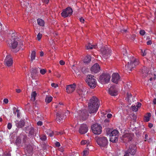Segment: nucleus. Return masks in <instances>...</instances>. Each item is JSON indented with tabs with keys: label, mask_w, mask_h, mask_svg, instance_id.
<instances>
[{
	"label": "nucleus",
	"mask_w": 156,
	"mask_h": 156,
	"mask_svg": "<svg viewBox=\"0 0 156 156\" xmlns=\"http://www.w3.org/2000/svg\"><path fill=\"white\" fill-rule=\"evenodd\" d=\"M51 86L52 87L56 88L58 86V85L54 83H51Z\"/></svg>",
	"instance_id": "49530a36"
},
{
	"label": "nucleus",
	"mask_w": 156,
	"mask_h": 156,
	"mask_svg": "<svg viewBox=\"0 0 156 156\" xmlns=\"http://www.w3.org/2000/svg\"><path fill=\"white\" fill-rule=\"evenodd\" d=\"M37 23L40 26L44 27V21L41 19L38 18L37 19Z\"/></svg>",
	"instance_id": "393cba45"
},
{
	"label": "nucleus",
	"mask_w": 156,
	"mask_h": 156,
	"mask_svg": "<svg viewBox=\"0 0 156 156\" xmlns=\"http://www.w3.org/2000/svg\"><path fill=\"white\" fill-rule=\"evenodd\" d=\"M16 126L18 128H22L23 127L25 124V121L24 120L21 119L19 121H16L15 122Z\"/></svg>",
	"instance_id": "aec40b11"
},
{
	"label": "nucleus",
	"mask_w": 156,
	"mask_h": 156,
	"mask_svg": "<svg viewBox=\"0 0 156 156\" xmlns=\"http://www.w3.org/2000/svg\"><path fill=\"white\" fill-rule=\"evenodd\" d=\"M65 62L63 60H60L59 61V64L61 65H63L65 64Z\"/></svg>",
	"instance_id": "5fc2aeb1"
},
{
	"label": "nucleus",
	"mask_w": 156,
	"mask_h": 156,
	"mask_svg": "<svg viewBox=\"0 0 156 156\" xmlns=\"http://www.w3.org/2000/svg\"><path fill=\"white\" fill-rule=\"evenodd\" d=\"M107 116L108 118H110L112 117V115L111 114L109 113L107 114Z\"/></svg>",
	"instance_id": "bf43d9fd"
},
{
	"label": "nucleus",
	"mask_w": 156,
	"mask_h": 156,
	"mask_svg": "<svg viewBox=\"0 0 156 156\" xmlns=\"http://www.w3.org/2000/svg\"><path fill=\"white\" fill-rule=\"evenodd\" d=\"M36 57V52L34 51H32L30 55L31 60L32 61L34 60L35 59Z\"/></svg>",
	"instance_id": "c756f323"
},
{
	"label": "nucleus",
	"mask_w": 156,
	"mask_h": 156,
	"mask_svg": "<svg viewBox=\"0 0 156 156\" xmlns=\"http://www.w3.org/2000/svg\"><path fill=\"white\" fill-rule=\"evenodd\" d=\"M110 76L107 73H103L101 75L99 78V80L101 83H107L109 81Z\"/></svg>",
	"instance_id": "0eeeda50"
},
{
	"label": "nucleus",
	"mask_w": 156,
	"mask_h": 156,
	"mask_svg": "<svg viewBox=\"0 0 156 156\" xmlns=\"http://www.w3.org/2000/svg\"><path fill=\"white\" fill-rule=\"evenodd\" d=\"M108 92L112 96H115L117 95V90L114 85L110 87L109 89Z\"/></svg>",
	"instance_id": "dca6fc26"
},
{
	"label": "nucleus",
	"mask_w": 156,
	"mask_h": 156,
	"mask_svg": "<svg viewBox=\"0 0 156 156\" xmlns=\"http://www.w3.org/2000/svg\"><path fill=\"white\" fill-rule=\"evenodd\" d=\"M80 21L82 23H84L85 20L82 17H80L79 19Z\"/></svg>",
	"instance_id": "8fccbe9b"
},
{
	"label": "nucleus",
	"mask_w": 156,
	"mask_h": 156,
	"mask_svg": "<svg viewBox=\"0 0 156 156\" xmlns=\"http://www.w3.org/2000/svg\"><path fill=\"white\" fill-rule=\"evenodd\" d=\"M100 69V67L98 63L94 64L91 67L90 70L92 73H97L99 72Z\"/></svg>",
	"instance_id": "a211bd4d"
},
{
	"label": "nucleus",
	"mask_w": 156,
	"mask_h": 156,
	"mask_svg": "<svg viewBox=\"0 0 156 156\" xmlns=\"http://www.w3.org/2000/svg\"><path fill=\"white\" fill-rule=\"evenodd\" d=\"M145 32L144 30H141L140 31V34L142 35H144L145 34Z\"/></svg>",
	"instance_id": "c03bdc74"
},
{
	"label": "nucleus",
	"mask_w": 156,
	"mask_h": 156,
	"mask_svg": "<svg viewBox=\"0 0 156 156\" xmlns=\"http://www.w3.org/2000/svg\"><path fill=\"white\" fill-rule=\"evenodd\" d=\"M27 140V137L26 135L20 134L17 137L16 141V144L17 145L25 144Z\"/></svg>",
	"instance_id": "423d86ee"
},
{
	"label": "nucleus",
	"mask_w": 156,
	"mask_h": 156,
	"mask_svg": "<svg viewBox=\"0 0 156 156\" xmlns=\"http://www.w3.org/2000/svg\"><path fill=\"white\" fill-rule=\"evenodd\" d=\"M112 77V81L114 83H117L120 80V76L118 73H113Z\"/></svg>",
	"instance_id": "4468645a"
},
{
	"label": "nucleus",
	"mask_w": 156,
	"mask_h": 156,
	"mask_svg": "<svg viewBox=\"0 0 156 156\" xmlns=\"http://www.w3.org/2000/svg\"><path fill=\"white\" fill-rule=\"evenodd\" d=\"M89 151L87 150H85L83 151V156H88Z\"/></svg>",
	"instance_id": "f704fd0d"
},
{
	"label": "nucleus",
	"mask_w": 156,
	"mask_h": 156,
	"mask_svg": "<svg viewBox=\"0 0 156 156\" xmlns=\"http://www.w3.org/2000/svg\"><path fill=\"white\" fill-rule=\"evenodd\" d=\"M86 81L88 86L92 89L95 88L97 86L96 80L95 79L93 75H87Z\"/></svg>",
	"instance_id": "7ed1b4c3"
},
{
	"label": "nucleus",
	"mask_w": 156,
	"mask_h": 156,
	"mask_svg": "<svg viewBox=\"0 0 156 156\" xmlns=\"http://www.w3.org/2000/svg\"><path fill=\"white\" fill-rule=\"evenodd\" d=\"M42 37V34L40 33H39L37 36V38L38 41H40Z\"/></svg>",
	"instance_id": "58836bf2"
},
{
	"label": "nucleus",
	"mask_w": 156,
	"mask_h": 156,
	"mask_svg": "<svg viewBox=\"0 0 156 156\" xmlns=\"http://www.w3.org/2000/svg\"><path fill=\"white\" fill-rule=\"evenodd\" d=\"M76 85L75 83L67 86L66 92L68 93L69 94L73 92L75 90Z\"/></svg>",
	"instance_id": "6ab92c4d"
},
{
	"label": "nucleus",
	"mask_w": 156,
	"mask_h": 156,
	"mask_svg": "<svg viewBox=\"0 0 156 156\" xmlns=\"http://www.w3.org/2000/svg\"><path fill=\"white\" fill-rule=\"evenodd\" d=\"M4 62L6 66H12L13 62L12 57L10 55H8L6 56Z\"/></svg>",
	"instance_id": "2eb2a0df"
},
{
	"label": "nucleus",
	"mask_w": 156,
	"mask_h": 156,
	"mask_svg": "<svg viewBox=\"0 0 156 156\" xmlns=\"http://www.w3.org/2000/svg\"><path fill=\"white\" fill-rule=\"evenodd\" d=\"M12 124L10 123H8L7 124V128L8 129H10L12 127Z\"/></svg>",
	"instance_id": "79ce46f5"
},
{
	"label": "nucleus",
	"mask_w": 156,
	"mask_h": 156,
	"mask_svg": "<svg viewBox=\"0 0 156 156\" xmlns=\"http://www.w3.org/2000/svg\"><path fill=\"white\" fill-rule=\"evenodd\" d=\"M136 148L135 145H131L129 147L128 150L125 152V154L124 156H129V153L133 155L135 154L136 153Z\"/></svg>",
	"instance_id": "9b49d317"
},
{
	"label": "nucleus",
	"mask_w": 156,
	"mask_h": 156,
	"mask_svg": "<svg viewBox=\"0 0 156 156\" xmlns=\"http://www.w3.org/2000/svg\"><path fill=\"white\" fill-rule=\"evenodd\" d=\"M86 47L87 49H92L93 48H96L97 47V45H92L91 44L89 43L86 45Z\"/></svg>",
	"instance_id": "b1692460"
},
{
	"label": "nucleus",
	"mask_w": 156,
	"mask_h": 156,
	"mask_svg": "<svg viewBox=\"0 0 156 156\" xmlns=\"http://www.w3.org/2000/svg\"><path fill=\"white\" fill-rule=\"evenodd\" d=\"M91 129L93 133L95 134L99 135L101 133L102 127L98 124H95L92 125Z\"/></svg>",
	"instance_id": "1a4fd4ad"
},
{
	"label": "nucleus",
	"mask_w": 156,
	"mask_h": 156,
	"mask_svg": "<svg viewBox=\"0 0 156 156\" xmlns=\"http://www.w3.org/2000/svg\"><path fill=\"white\" fill-rule=\"evenodd\" d=\"M64 133V132L63 131H62L60 132H58L59 135H62Z\"/></svg>",
	"instance_id": "052dcab7"
},
{
	"label": "nucleus",
	"mask_w": 156,
	"mask_h": 156,
	"mask_svg": "<svg viewBox=\"0 0 156 156\" xmlns=\"http://www.w3.org/2000/svg\"><path fill=\"white\" fill-rule=\"evenodd\" d=\"M132 94L129 93L127 94V97L126 98V100L128 102H131V98H132Z\"/></svg>",
	"instance_id": "473e14b6"
},
{
	"label": "nucleus",
	"mask_w": 156,
	"mask_h": 156,
	"mask_svg": "<svg viewBox=\"0 0 156 156\" xmlns=\"http://www.w3.org/2000/svg\"><path fill=\"white\" fill-rule=\"evenodd\" d=\"M37 124L38 126H41L42 125V122L41 121H39Z\"/></svg>",
	"instance_id": "6e6d98bb"
},
{
	"label": "nucleus",
	"mask_w": 156,
	"mask_h": 156,
	"mask_svg": "<svg viewBox=\"0 0 156 156\" xmlns=\"http://www.w3.org/2000/svg\"><path fill=\"white\" fill-rule=\"evenodd\" d=\"M141 52L142 55H143V56L146 55V53L145 52V50L143 51V50H141Z\"/></svg>",
	"instance_id": "a18cd8bd"
},
{
	"label": "nucleus",
	"mask_w": 156,
	"mask_h": 156,
	"mask_svg": "<svg viewBox=\"0 0 156 156\" xmlns=\"http://www.w3.org/2000/svg\"><path fill=\"white\" fill-rule=\"evenodd\" d=\"M139 64L138 60L133 57H130L127 64L125 65L126 69L128 71H132L135 66Z\"/></svg>",
	"instance_id": "f03ea898"
},
{
	"label": "nucleus",
	"mask_w": 156,
	"mask_h": 156,
	"mask_svg": "<svg viewBox=\"0 0 156 156\" xmlns=\"http://www.w3.org/2000/svg\"><path fill=\"white\" fill-rule=\"evenodd\" d=\"M136 35L135 34H133L131 35V39L133 40H134L135 38L136 37Z\"/></svg>",
	"instance_id": "3c124183"
},
{
	"label": "nucleus",
	"mask_w": 156,
	"mask_h": 156,
	"mask_svg": "<svg viewBox=\"0 0 156 156\" xmlns=\"http://www.w3.org/2000/svg\"><path fill=\"white\" fill-rule=\"evenodd\" d=\"M45 132L46 134L50 137H52L53 136V131H52L50 129L47 130Z\"/></svg>",
	"instance_id": "2f4dec72"
},
{
	"label": "nucleus",
	"mask_w": 156,
	"mask_h": 156,
	"mask_svg": "<svg viewBox=\"0 0 156 156\" xmlns=\"http://www.w3.org/2000/svg\"><path fill=\"white\" fill-rule=\"evenodd\" d=\"M152 44V42L151 41H147V44L148 45H151Z\"/></svg>",
	"instance_id": "13d9d810"
},
{
	"label": "nucleus",
	"mask_w": 156,
	"mask_h": 156,
	"mask_svg": "<svg viewBox=\"0 0 156 156\" xmlns=\"http://www.w3.org/2000/svg\"><path fill=\"white\" fill-rule=\"evenodd\" d=\"M88 130V127L85 124L81 125L79 129V132L81 134H85Z\"/></svg>",
	"instance_id": "f3484780"
},
{
	"label": "nucleus",
	"mask_w": 156,
	"mask_h": 156,
	"mask_svg": "<svg viewBox=\"0 0 156 156\" xmlns=\"http://www.w3.org/2000/svg\"><path fill=\"white\" fill-rule=\"evenodd\" d=\"M152 117L153 118L154 120L156 119V112L155 111H154V115H153Z\"/></svg>",
	"instance_id": "09e8293b"
},
{
	"label": "nucleus",
	"mask_w": 156,
	"mask_h": 156,
	"mask_svg": "<svg viewBox=\"0 0 156 156\" xmlns=\"http://www.w3.org/2000/svg\"><path fill=\"white\" fill-rule=\"evenodd\" d=\"M12 39H11L9 41V46L13 49V51L16 53L19 51V49L18 48H16L18 44V42L15 40L14 35L12 36Z\"/></svg>",
	"instance_id": "39448f33"
},
{
	"label": "nucleus",
	"mask_w": 156,
	"mask_h": 156,
	"mask_svg": "<svg viewBox=\"0 0 156 156\" xmlns=\"http://www.w3.org/2000/svg\"><path fill=\"white\" fill-rule=\"evenodd\" d=\"M46 70L44 69H41L40 70V73L42 75L46 73Z\"/></svg>",
	"instance_id": "ea45409f"
},
{
	"label": "nucleus",
	"mask_w": 156,
	"mask_h": 156,
	"mask_svg": "<svg viewBox=\"0 0 156 156\" xmlns=\"http://www.w3.org/2000/svg\"><path fill=\"white\" fill-rule=\"evenodd\" d=\"M81 144L82 145L86 144L87 145V149H88V146H90V142L89 140L87 141L86 140H83L81 142Z\"/></svg>",
	"instance_id": "cd10ccee"
},
{
	"label": "nucleus",
	"mask_w": 156,
	"mask_h": 156,
	"mask_svg": "<svg viewBox=\"0 0 156 156\" xmlns=\"http://www.w3.org/2000/svg\"><path fill=\"white\" fill-rule=\"evenodd\" d=\"M53 135H58V132L57 131H53Z\"/></svg>",
	"instance_id": "864d4df0"
},
{
	"label": "nucleus",
	"mask_w": 156,
	"mask_h": 156,
	"mask_svg": "<svg viewBox=\"0 0 156 156\" xmlns=\"http://www.w3.org/2000/svg\"><path fill=\"white\" fill-rule=\"evenodd\" d=\"M148 135L147 134H145V137L144 139L145 140V141H146L147 140H148Z\"/></svg>",
	"instance_id": "680f3d73"
},
{
	"label": "nucleus",
	"mask_w": 156,
	"mask_h": 156,
	"mask_svg": "<svg viewBox=\"0 0 156 156\" xmlns=\"http://www.w3.org/2000/svg\"><path fill=\"white\" fill-rule=\"evenodd\" d=\"M29 147V148L30 149V151H31L32 150V147H31V146L30 145H28L27 146V149H28Z\"/></svg>",
	"instance_id": "e2e57ef3"
},
{
	"label": "nucleus",
	"mask_w": 156,
	"mask_h": 156,
	"mask_svg": "<svg viewBox=\"0 0 156 156\" xmlns=\"http://www.w3.org/2000/svg\"><path fill=\"white\" fill-rule=\"evenodd\" d=\"M21 90L20 89H16V92L18 93H20L21 92Z\"/></svg>",
	"instance_id": "0e129e2a"
},
{
	"label": "nucleus",
	"mask_w": 156,
	"mask_h": 156,
	"mask_svg": "<svg viewBox=\"0 0 156 156\" xmlns=\"http://www.w3.org/2000/svg\"><path fill=\"white\" fill-rule=\"evenodd\" d=\"M110 141L113 143H116L118 141V137H116L115 136L110 135Z\"/></svg>",
	"instance_id": "5701e85b"
},
{
	"label": "nucleus",
	"mask_w": 156,
	"mask_h": 156,
	"mask_svg": "<svg viewBox=\"0 0 156 156\" xmlns=\"http://www.w3.org/2000/svg\"><path fill=\"white\" fill-rule=\"evenodd\" d=\"M41 139L43 141H45L47 139L46 136L45 135H43L40 137Z\"/></svg>",
	"instance_id": "a19ab883"
},
{
	"label": "nucleus",
	"mask_w": 156,
	"mask_h": 156,
	"mask_svg": "<svg viewBox=\"0 0 156 156\" xmlns=\"http://www.w3.org/2000/svg\"><path fill=\"white\" fill-rule=\"evenodd\" d=\"M55 146L57 147H58L60 146V144L59 142H56L55 143Z\"/></svg>",
	"instance_id": "de8ad7c7"
},
{
	"label": "nucleus",
	"mask_w": 156,
	"mask_h": 156,
	"mask_svg": "<svg viewBox=\"0 0 156 156\" xmlns=\"http://www.w3.org/2000/svg\"><path fill=\"white\" fill-rule=\"evenodd\" d=\"M37 95V94L35 91H34L32 92L31 94V100L33 101H34L35 100Z\"/></svg>",
	"instance_id": "bb28decb"
},
{
	"label": "nucleus",
	"mask_w": 156,
	"mask_h": 156,
	"mask_svg": "<svg viewBox=\"0 0 156 156\" xmlns=\"http://www.w3.org/2000/svg\"><path fill=\"white\" fill-rule=\"evenodd\" d=\"M52 97L50 96H47L45 99V102L46 103H50L52 100Z\"/></svg>",
	"instance_id": "c85d7f7f"
},
{
	"label": "nucleus",
	"mask_w": 156,
	"mask_h": 156,
	"mask_svg": "<svg viewBox=\"0 0 156 156\" xmlns=\"http://www.w3.org/2000/svg\"><path fill=\"white\" fill-rule=\"evenodd\" d=\"M101 51L103 57L105 59L108 58L111 55V50L107 47H104L101 48Z\"/></svg>",
	"instance_id": "6e6552de"
},
{
	"label": "nucleus",
	"mask_w": 156,
	"mask_h": 156,
	"mask_svg": "<svg viewBox=\"0 0 156 156\" xmlns=\"http://www.w3.org/2000/svg\"><path fill=\"white\" fill-rule=\"evenodd\" d=\"M77 93L79 96V99L81 101H83L87 94L84 89H80L77 90Z\"/></svg>",
	"instance_id": "f8f14e48"
},
{
	"label": "nucleus",
	"mask_w": 156,
	"mask_h": 156,
	"mask_svg": "<svg viewBox=\"0 0 156 156\" xmlns=\"http://www.w3.org/2000/svg\"><path fill=\"white\" fill-rule=\"evenodd\" d=\"M132 110L133 112H136L137 111L138 108L136 106H132L131 107Z\"/></svg>",
	"instance_id": "e433bc0d"
},
{
	"label": "nucleus",
	"mask_w": 156,
	"mask_h": 156,
	"mask_svg": "<svg viewBox=\"0 0 156 156\" xmlns=\"http://www.w3.org/2000/svg\"><path fill=\"white\" fill-rule=\"evenodd\" d=\"M63 147H66V148H67V147H66V145L63 144L62 146L61 147H60L59 148V150L60 151H61L62 152H63L64 151V148H63Z\"/></svg>",
	"instance_id": "4c0bfd02"
},
{
	"label": "nucleus",
	"mask_w": 156,
	"mask_h": 156,
	"mask_svg": "<svg viewBox=\"0 0 156 156\" xmlns=\"http://www.w3.org/2000/svg\"><path fill=\"white\" fill-rule=\"evenodd\" d=\"M127 31V30L126 29L121 30V31L122 33H126Z\"/></svg>",
	"instance_id": "774afa93"
},
{
	"label": "nucleus",
	"mask_w": 156,
	"mask_h": 156,
	"mask_svg": "<svg viewBox=\"0 0 156 156\" xmlns=\"http://www.w3.org/2000/svg\"><path fill=\"white\" fill-rule=\"evenodd\" d=\"M119 131L116 129H114L112 132L111 135H113L115 136L116 137L119 136Z\"/></svg>",
	"instance_id": "7c9ffc66"
},
{
	"label": "nucleus",
	"mask_w": 156,
	"mask_h": 156,
	"mask_svg": "<svg viewBox=\"0 0 156 156\" xmlns=\"http://www.w3.org/2000/svg\"><path fill=\"white\" fill-rule=\"evenodd\" d=\"M88 105L90 113V114L95 113L99 108V102L96 97L93 96L89 100Z\"/></svg>",
	"instance_id": "f257e3e1"
},
{
	"label": "nucleus",
	"mask_w": 156,
	"mask_h": 156,
	"mask_svg": "<svg viewBox=\"0 0 156 156\" xmlns=\"http://www.w3.org/2000/svg\"><path fill=\"white\" fill-rule=\"evenodd\" d=\"M123 54L124 56H125L126 57L127 56V51L126 49H123Z\"/></svg>",
	"instance_id": "37998d69"
},
{
	"label": "nucleus",
	"mask_w": 156,
	"mask_h": 156,
	"mask_svg": "<svg viewBox=\"0 0 156 156\" xmlns=\"http://www.w3.org/2000/svg\"><path fill=\"white\" fill-rule=\"evenodd\" d=\"M3 102L7 104L8 103L9 101L7 99L5 98L3 100Z\"/></svg>",
	"instance_id": "603ef678"
},
{
	"label": "nucleus",
	"mask_w": 156,
	"mask_h": 156,
	"mask_svg": "<svg viewBox=\"0 0 156 156\" xmlns=\"http://www.w3.org/2000/svg\"><path fill=\"white\" fill-rule=\"evenodd\" d=\"M126 85L127 86V87L129 89L131 87V86L130 85V83H127L126 84Z\"/></svg>",
	"instance_id": "69168bd1"
},
{
	"label": "nucleus",
	"mask_w": 156,
	"mask_h": 156,
	"mask_svg": "<svg viewBox=\"0 0 156 156\" xmlns=\"http://www.w3.org/2000/svg\"><path fill=\"white\" fill-rule=\"evenodd\" d=\"M91 57L90 55H87L84 58L83 62L85 63H88L91 61Z\"/></svg>",
	"instance_id": "a878e982"
},
{
	"label": "nucleus",
	"mask_w": 156,
	"mask_h": 156,
	"mask_svg": "<svg viewBox=\"0 0 156 156\" xmlns=\"http://www.w3.org/2000/svg\"><path fill=\"white\" fill-rule=\"evenodd\" d=\"M112 131L111 129H106V134L108 135H109V136L111 135V134L112 132Z\"/></svg>",
	"instance_id": "c9c22d12"
},
{
	"label": "nucleus",
	"mask_w": 156,
	"mask_h": 156,
	"mask_svg": "<svg viewBox=\"0 0 156 156\" xmlns=\"http://www.w3.org/2000/svg\"><path fill=\"white\" fill-rule=\"evenodd\" d=\"M124 140L130 141L132 140L133 137V135L130 133H126L122 136Z\"/></svg>",
	"instance_id": "412c9836"
},
{
	"label": "nucleus",
	"mask_w": 156,
	"mask_h": 156,
	"mask_svg": "<svg viewBox=\"0 0 156 156\" xmlns=\"http://www.w3.org/2000/svg\"><path fill=\"white\" fill-rule=\"evenodd\" d=\"M38 68H32L30 70V72L31 73V76L32 79H34V77L36 76L37 73L38 72Z\"/></svg>",
	"instance_id": "4be33fe9"
},
{
	"label": "nucleus",
	"mask_w": 156,
	"mask_h": 156,
	"mask_svg": "<svg viewBox=\"0 0 156 156\" xmlns=\"http://www.w3.org/2000/svg\"><path fill=\"white\" fill-rule=\"evenodd\" d=\"M96 142L98 145L102 147H105L108 144V143L107 137L104 136L97 138Z\"/></svg>",
	"instance_id": "20e7f679"
},
{
	"label": "nucleus",
	"mask_w": 156,
	"mask_h": 156,
	"mask_svg": "<svg viewBox=\"0 0 156 156\" xmlns=\"http://www.w3.org/2000/svg\"><path fill=\"white\" fill-rule=\"evenodd\" d=\"M34 129L33 127H31L30 129L29 132V135H32L34 134Z\"/></svg>",
	"instance_id": "72a5a7b5"
},
{
	"label": "nucleus",
	"mask_w": 156,
	"mask_h": 156,
	"mask_svg": "<svg viewBox=\"0 0 156 156\" xmlns=\"http://www.w3.org/2000/svg\"><path fill=\"white\" fill-rule=\"evenodd\" d=\"M73 10L70 7H68L62 10L61 13L62 16L64 18H66L70 16L72 14Z\"/></svg>",
	"instance_id": "9d476101"
},
{
	"label": "nucleus",
	"mask_w": 156,
	"mask_h": 156,
	"mask_svg": "<svg viewBox=\"0 0 156 156\" xmlns=\"http://www.w3.org/2000/svg\"><path fill=\"white\" fill-rule=\"evenodd\" d=\"M145 120L146 122H148L150 120V119L149 117H147L146 116L145 117Z\"/></svg>",
	"instance_id": "4d7b16f0"
},
{
	"label": "nucleus",
	"mask_w": 156,
	"mask_h": 156,
	"mask_svg": "<svg viewBox=\"0 0 156 156\" xmlns=\"http://www.w3.org/2000/svg\"><path fill=\"white\" fill-rule=\"evenodd\" d=\"M141 106V104L140 103H138L136 106L137 108L140 107Z\"/></svg>",
	"instance_id": "338daca9"
},
{
	"label": "nucleus",
	"mask_w": 156,
	"mask_h": 156,
	"mask_svg": "<svg viewBox=\"0 0 156 156\" xmlns=\"http://www.w3.org/2000/svg\"><path fill=\"white\" fill-rule=\"evenodd\" d=\"M65 119V117L64 114L60 113L58 112L56 114V120L58 123H61Z\"/></svg>",
	"instance_id": "ddd939ff"
}]
</instances>
